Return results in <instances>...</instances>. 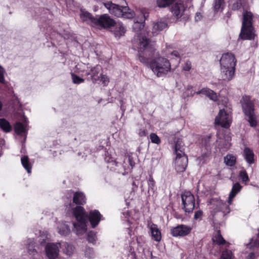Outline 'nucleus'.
<instances>
[{
  "instance_id": "obj_40",
  "label": "nucleus",
  "mask_w": 259,
  "mask_h": 259,
  "mask_svg": "<svg viewBox=\"0 0 259 259\" xmlns=\"http://www.w3.org/2000/svg\"><path fill=\"white\" fill-rule=\"evenodd\" d=\"M72 79L73 82L76 84H79L84 81V79L76 75L74 73H71Z\"/></svg>"
},
{
  "instance_id": "obj_23",
  "label": "nucleus",
  "mask_w": 259,
  "mask_h": 259,
  "mask_svg": "<svg viewBox=\"0 0 259 259\" xmlns=\"http://www.w3.org/2000/svg\"><path fill=\"white\" fill-rule=\"evenodd\" d=\"M114 26L113 32L116 37H120L125 34L126 29L121 23H115Z\"/></svg>"
},
{
  "instance_id": "obj_22",
  "label": "nucleus",
  "mask_w": 259,
  "mask_h": 259,
  "mask_svg": "<svg viewBox=\"0 0 259 259\" xmlns=\"http://www.w3.org/2000/svg\"><path fill=\"white\" fill-rule=\"evenodd\" d=\"M242 187L238 183H236L233 186L232 190L228 197V203L231 204L233 198L241 190Z\"/></svg>"
},
{
  "instance_id": "obj_36",
  "label": "nucleus",
  "mask_w": 259,
  "mask_h": 259,
  "mask_svg": "<svg viewBox=\"0 0 259 259\" xmlns=\"http://www.w3.org/2000/svg\"><path fill=\"white\" fill-rule=\"evenodd\" d=\"M65 248L64 251L68 255H70L73 251V247L72 245L67 244V243H63L61 246Z\"/></svg>"
},
{
  "instance_id": "obj_51",
  "label": "nucleus",
  "mask_w": 259,
  "mask_h": 259,
  "mask_svg": "<svg viewBox=\"0 0 259 259\" xmlns=\"http://www.w3.org/2000/svg\"><path fill=\"white\" fill-rule=\"evenodd\" d=\"M138 135L140 137H144L147 135V131L144 129H140L138 132Z\"/></svg>"
},
{
  "instance_id": "obj_42",
  "label": "nucleus",
  "mask_w": 259,
  "mask_h": 259,
  "mask_svg": "<svg viewBox=\"0 0 259 259\" xmlns=\"http://www.w3.org/2000/svg\"><path fill=\"white\" fill-rule=\"evenodd\" d=\"M169 57L171 59H177L178 60V62L179 61L180 59V54L177 51H174L172 52H171L169 54Z\"/></svg>"
},
{
  "instance_id": "obj_21",
  "label": "nucleus",
  "mask_w": 259,
  "mask_h": 259,
  "mask_svg": "<svg viewBox=\"0 0 259 259\" xmlns=\"http://www.w3.org/2000/svg\"><path fill=\"white\" fill-rule=\"evenodd\" d=\"M150 229L152 238L156 241H160L161 239V234L158 226L153 224L150 226Z\"/></svg>"
},
{
  "instance_id": "obj_47",
  "label": "nucleus",
  "mask_w": 259,
  "mask_h": 259,
  "mask_svg": "<svg viewBox=\"0 0 259 259\" xmlns=\"http://www.w3.org/2000/svg\"><path fill=\"white\" fill-rule=\"evenodd\" d=\"M100 78L101 81L105 85H107L108 83L109 80L107 76L105 75H101Z\"/></svg>"
},
{
  "instance_id": "obj_13",
  "label": "nucleus",
  "mask_w": 259,
  "mask_h": 259,
  "mask_svg": "<svg viewBox=\"0 0 259 259\" xmlns=\"http://www.w3.org/2000/svg\"><path fill=\"white\" fill-rule=\"evenodd\" d=\"M191 230L192 228L190 226L180 225L172 228L170 230V232L174 237H183L188 235Z\"/></svg>"
},
{
  "instance_id": "obj_20",
  "label": "nucleus",
  "mask_w": 259,
  "mask_h": 259,
  "mask_svg": "<svg viewBox=\"0 0 259 259\" xmlns=\"http://www.w3.org/2000/svg\"><path fill=\"white\" fill-rule=\"evenodd\" d=\"M202 94L206 96H207L209 98L213 101H215L217 99V94L212 90H209L207 88H203L201 90L197 92H194L193 93H191L190 95L193 96L194 94Z\"/></svg>"
},
{
  "instance_id": "obj_30",
  "label": "nucleus",
  "mask_w": 259,
  "mask_h": 259,
  "mask_svg": "<svg viewBox=\"0 0 259 259\" xmlns=\"http://www.w3.org/2000/svg\"><path fill=\"white\" fill-rule=\"evenodd\" d=\"M0 127L5 132H9L12 129L9 122L4 118L0 119Z\"/></svg>"
},
{
  "instance_id": "obj_39",
  "label": "nucleus",
  "mask_w": 259,
  "mask_h": 259,
  "mask_svg": "<svg viewBox=\"0 0 259 259\" xmlns=\"http://www.w3.org/2000/svg\"><path fill=\"white\" fill-rule=\"evenodd\" d=\"M213 240L214 242H216L219 244H223L225 243V240L219 233L217 234V235L213 239Z\"/></svg>"
},
{
  "instance_id": "obj_28",
  "label": "nucleus",
  "mask_w": 259,
  "mask_h": 259,
  "mask_svg": "<svg viewBox=\"0 0 259 259\" xmlns=\"http://www.w3.org/2000/svg\"><path fill=\"white\" fill-rule=\"evenodd\" d=\"M58 229V233L61 235H67L70 232L68 226L63 223H59Z\"/></svg>"
},
{
  "instance_id": "obj_1",
  "label": "nucleus",
  "mask_w": 259,
  "mask_h": 259,
  "mask_svg": "<svg viewBox=\"0 0 259 259\" xmlns=\"http://www.w3.org/2000/svg\"><path fill=\"white\" fill-rule=\"evenodd\" d=\"M138 37L137 44L139 60L143 63L149 64L150 68L157 77L167 74L171 69L169 61L158 56L147 37L142 36L141 34Z\"/></svg>"
},
{
  "instance_id": "obj_5",
  "label": "nucleus",
  "mask_w": 259,
  "mask_h": 259,
  "mask_svg": "<svg viewBox=\"0 0 259 259\" xmlns=\"http://www.w3.org/2000/svg\"><path fill=\"white\" fill-rule=\"evenodd\" d=\"M104 5L110 14L116 17L131 19L135 16L134 12L127 7H120L111 2L104 3Z\"/></svg>"
},
{
  "instance_id": "obj_56",
  "label": "nucleus",
  "mask_w": 259,
  "mask_h": 259,
  "mask_svg": "<svg viewBox=\"0 0 259 259\" xmlns=\"http://www.w3.org/2000/svg\"><path fill=\"white\" fill-rule=\"evenodd\" d=\"M2 108V103L1 102V101H0V111L1 110Z\"/></svg>"
},
{
  "instance_id": "obj_25",
  "label": "nucleus",
  "mask_w": 259,
  "mask_h": 259,
  "mask_svg": "<svg viewBox=\"0 0 259 259\" xmlns=\"http://www.w3.org/2000/svg\"><path fill=\"white\" fill-rule=\"evenodd\" d=\"M101 70V67L99 66H96L94 67H91L89 71L91 73L89 75H90L91 79L93 81H95L99 78L98 74Z\"/></svg>"
},
{
  "instance_id": "obj_17",
  "label": "nucleus",
  "mask_w": 259,
  "mask_h": 259,
  "mask_svg": "<svg viewBox=\"0 0 259 259\" xmlns=\"http://www.w3.org/2000/svg\"><path fill=\"white\" fill-rule=\"evenodd\" d=\"M185 7L181 1L175 3L171 7L172 13L178 18L182 16Z\"/></svg>"
},
{
  "instance_id": "obj_45",
  "label": "nucleus",
  "mask_w": 259,
  "mask_h": 259,
  "mask_svg": "<svg viewBox=\"0 0 259 259\" xmlns=\"http://www.w3.org/2000/svg\"><path fill=\"white\" fill-rule=\"evenodd\" d=\"M85 255L89 258H91L94 256V251L92 248H88L86 249Z\"/></svg>"
},
{
  "instance_id": "obj_3",
  "label": "nucleus",
  "mask_w": 259,
  "mask_h": 259,
  "mask_svg": "<svg viewBox=\"0 0 259 259\" xmlns=\"http://www.w3.org/2000/svg\"><path fill=\"white\" fill-rule=\"evenodd\" d=\"M73 213L76 219V222L73 223V230L78 235L83 234L87 230L88 214L84 208L80 206L75 207L73 209Z\"/></svg>"
},
{
  "instance_id": "obj_44",
  "label": "nucleus",
  "mask_w": 259,
  "mask_h": 259,
  "mask_svg": "<svg viewBox=\"0 0 259 259\" xmlns=\"http://www.w3.org/2000/svg\"><path fill=\"white\" fill-rule=\"evenodd\" d=\"M191 63L188 61H186L182 67V69L184 71H189L191 69Z\"/></svg>"
},
{
  "instance_id": "obj_37",
  "label": "nucleus",
  "mask_w": 259,
  "mask_h": 259,
  "mask_svg": "<svg viewBox=\"0 0 259 259\" xmlns=\"http://www.w3.org/2000/svg\"><path fill=\"white\" fill-rule=\"evenodd\" d=\"M150 139L152 143L159 145L161 143V140L159 137L155 133H151L150 135Z\"/></svg>"
},
{
  "instance_id": "obj_50",
  "label": "nucleus",
  "mask_w": 259,
  "mask_h": 259,
  "mask_svg": "<svg viewBox=\"0 0 259 259\" xmlns=\"http://www.w3.org/2000/svg\"><path fill=\"white\" fill-rule=\"evenodd\" d=\"M48 239V235L46 234L41 235L40 236L39 241H40V244L43 245L45 243V240Z\"/></svg>"
},
{
  "instance_id": "obj_41",
  "label": "nucleus",
  "mask_w": 259,
  "mask_h": 259,
  "mask_svg": "<svg viewBox=\"0 0 259 259\" xmlns=\"http://www.w3.org/2000/svg\"><path fill=\"white\" fill-rule=\"evenodd\" d=\"M232 252L229 250H226L223 252L220 259H231Z\"/></svg>"
},
{
  "instance_id": "obj_38",
  "label": "nucleus",
  "mask_w": 259,
  "mask_h": 259,
  "mask_svg": "<svg viewBox=\"0 0 259 259\" xmlns=\"http://www.w3.org/2000/svg\"><path fill=\"white\" fill-rule=\"evenodd\" d=\"M239 177L243 182H247L249 180L248 176L245 170H242L239 172Z\"/></svg>"
},
{
  "instance_id": "obj_8",
  "label": "nucleus",
  "mask_w": 259,
  "mask_h": 259,
  "mask_svg": "<svg viewBox=\"0 0 259 259\" xmlns=\"http://www.w3.org/2000/svg\"><path fill=\"white\" fill-rule=\"evenodd\" d=\"M115 24L114 20L111 18L107 14H103L95 18L93 27L100 29H106L113 26Z\"/></svg>"
},
{
  "instance_id": "obj_2",
  "label": "nucleus",
  "mask_w": 259,
  "mask_h": 259,
  "mask_svg": "<svg viewBox=\"0 0 259 259\" xmlns=\"http://www.w3.org/2000/svg\"><path fill=\"white\" fill-rule=\"evenodd\" d=\"M237 60L234 55L227 53L222 55L220 60V71L223 80L229 81L235 74Z\"/></svg>"
},
{
  "instance_id": "obj_14",
  "label": "nucleus",
  "mask_w": 259,
  "mask_h": 259,
  "mask_svg": "<svg viewBox=\"0 0 259 259\" xmlns=\"http://www.w3.org/2000/svg\"><path fill=\"white\" fill-rule=\"evenodd\" d=\"M60 243H48L45 247L46 254L49 259H56L59 254Z\"/></svg>"
},
{
  "instance_id": "obj_32",
  "label": "nucleus",
  "mask_w": 259,
  "mask_h": 259,
  "mask_svg": "<svg viewBox=\"0 0 259 259\" xmlns=\"http://www.w3.org/2000/svg\"><path fill=\"white\" fill-rule=\"evenodd\" d=\"M126 162L128 163L129 165H123V166L124 167V169L125 170H127L128 172V171H131L133 169V168L135 166V163L134 161L133 158L130 156H128L127 157H126L125 159H124V163H126Z\"/></svg>"
},
{
  "instance_id": "obj_4",
  "label": "nucleus",
  "mask_w": 259,
  "mask_h": 259,
  "mask_svg": "<svg viewBox=\"0 0 259 259\" xmlns=\"http://www.w3.org/2000/svg\"><path fill=\"white\" fill-rule=\"evenodd\" d=\"M243 21L240 37L242 39L252 40L255 36V31L252 26L253 15L250 12L246 11L243 14Z\"/></svg>"
},
{
  "instance_id": "obj_35",
  "label": "nucleus",
  "mask_w": 259,
  "mask_h": 259,
  "mask_svg": "<svg viewBox=\"0 0 259 259\" xmlns=\"http://www.w3.org/2000/svg\"><path fill=\"white\" fill-rule=\"evenodd\" d=\"M224 6V0H215L213 6L214 11L219 12L222 11Z\"/></svg>"
},
{
  "instance_id": "obj_54",
  "label": "nucleus",
  "mask_w": 259,
  "mask_h": 259,
  "mask_svg": "<svg viewBox=\"0 0 259 259\" xmlns=\"http://www.w3.org/2000/svg\"><path fill=\"white\" fill-rule=\"evenodd\" d=\"M254 254L253 252L250 253L246 257V259H254Z\"/></svg>"
},
{
  "instance_id": "obj_12",
  "label": "nucleus",
  "mask_w": 259,
  "mask_h": 259,
  "mask_svg": "<svg viewBox=\"0 0 259 259\" xmlns=\"http://www.w3.org/2000/svg\"><path fill=\"white\" fill-rule=\"evenodd\" d=\"M136 15L133 25V29L135 32L138 33L139 31H143L142 29L144 27V22L149 17V14L144 10H141L137 11Z\"/></svg>"
},
{
  "instance_id": "obj_6",
  "label": "nucleus",
  "mask_w": 259,
  "mask_h": 259,
  "mask_svg": "<svg viewBox=\"0 0 259 259\" xmlns=\"http://www.w3.org/2000/svg\"><path fill=\"white\" fill-rule=\"evenodd\" d=\"M175 151L176 154V157L174 162L176 170L178 172H182L185 170L188 159L183 151L181 149V143L178 142L175 146Z\"/></svg>"
},
{
  "instance_id": "obj_10",
  "label": "nucleus",
  "mask_w": 259,
  "mask_h": 259,
  "mask_svg": "<svg viewBox=\"0 0 259 259\" xmlns=\"http://www.w3.org/2000/svg\"><path fill=\"white\" fill-rule=\"evenodd\" d=\"M232 122V117L230 112L225 110L221 109L215 117V123L221 125L222 127L228 128Z\"/></svg>"
},
{
  "instance_id": "obj_16",
  "label": "nucleus",
  "mask_w": 259,
  "mask_h": 259,
  "mask_svg": "<svg viewBox=\"0 0 259 259\" xmlns=\"http://www.w3.org/2000/svg\"><path fill=\"white\" fill-rule=\"evenodd\" d=\"M91 66L83 63H78L75 67L74 72L82 75L88 76L91 72L89 71Z\"/></svg>"
},
{
  "instance_id": "obj_15",
  "label": "nucleus",
  "mask_w": 259,
  "mask_h": 259,
  "mask_svg": "<svg viewBox=\"0 0 259 259\" xmlns=\"http://www.w3.org/2000/svg\"><path fill=\"white\" fill-rule=\"evenodd\" d=\"M167 27V23L162 20L152 22V33L154 35L158 34L161 31Z\"/></svg>"
},
{
  "instance_id": "obj_24",
  "label": "nucleus",
  "mask_w": 259,
  "mask_h": 259,
  "mask_svg": "<svg viewBox=\"0 0 259 259\" xmlns=\"http://www.w3.org/2000/svg\"><path fill=\"white\" fill-rule=\"evenodd\" d=\"M243 156L246 162L249 164H252L254 162V154L252 150L248 148H245L243 151Z\"/></svg>"
},
{
  "instance_id": "obj_9",
  "label": "nucleus",
  "mask_w": 259,
  "mask_h": 259,
  "mask_svg": "<svg viewBox=\"0 0 259 259\" xmlns=\"http://www.w3.org/2000/svg\"><path fill=\"white\" fill-rule=\"evenodd\" d=\"M211 206L210 212L214 215L218 212H222L223 214H228L230 212L229 206L222 200L219 199H212L209 201Z\"/></svg>"
},
{
  "instance_id": "obj_55",
  "label": "nucleus",
  "mask_w": 259,
  "mask_h": 259,
  "mask_svg": "<svg viewBox=\"0 0 259 259\" xmlns=\"http://www.w3.org/2000/svg\"><path fill=\"white\" fill-rule=\"evenodd\" d=\"M254 246H255V245H251V244H248L247 245V247L249 248L250 249L254 248Z\"/></svg>"
},
{
  "instance_id": "obj_29",
  "label": "nucleus",
  "mask_w": 259,
  "mask_h": 259,
  "mask_svg": "<svg viewBox=\"0 0 259 259\" xmlns=\"http://www.w3.org/2000/svg\"><path fill=\"white\" fill-rule=\"evenodd\" d=\"M26 126L27 123L22 124L20 122H18L15 125V131L17 134L21 135L26 132L27 130Z\"/></svg>"
},
{
  "instance_id": "obj_34",
  "label": "nucleus",
  "mask_w": 259,
  "mask_h": 259,
  "mask_svg": "<svg viewBox=\"0 0 259 259\" xmlns=\"http://www.w3.org/2000/svg\"><path fill=\"white\" fill-rule=\"evenodd\" d=\"M175 0H156V4L159 8H166L170 5Z\"/></svg>"
},
{
  "instance_id": "obj_19",
  "label": "nucleus",
  "mask_w": 259,
  "mask_h": 259,
  "mask_svg": "<svg viewBox=\"0 0 259 259\" xmlns=\"http://www.w3.org/2000/svg\"><path fill=\"white\" fill-rule=\"evenodd\" d=\"M101 217V215L98 210H94L90 212L89 220L93 228L98 225L100 221Z\"/></svg>"
},
{
  "instance_id": "obj_33",
  "label": "nucleus",
  "mask_w": 259,
  "mask_h": 259,
  "mask_svg": "<svg viewBox=\"0 0 259 259\" xmlns=\"http://www.w3.org/2000/svg\"><path fill=\"white\" fill-rule=\"evenodd\" d=\"M21 163L24 168L27 171L28 173L31 172V166L29 163L27 156H24L21 158Z\"/></svg>"
},
{
  "instance_id": "obj_52",
  "label": "nucleus",
  "mask_w": 259,
  "mask_h": 259,
  "mask_svg": "<svg viewBox=\"0 0 259 259\" xmlns=\"http://www.w3.org/2000/svg\"><path fill=\"white\" fill-rule=\"evenodd\" d=\"M240 7V4H239L238 3H235L233 4V5L232 6V9H234V10H236V9H239V8Z\"/></svg>"
},
{
  "instance_id": "obj_49",
  "label": "nucleus",
  "mask_w": 259,
  "mask_h": 259,
  "mask_svg": "<svg viewBox=\"0 0 259 259\" xmlns=\"http://www.w3.org/2000/svg\"><path fill=\"white\" fill-rule=\"evenodd\" d=\"M148 186L152 189H153L155 187V181L152 177H150L148 181Z\"/></svg>"
},
{
  "instance_id": "obj_7",
  "label": "nucleus",
  "mask_w": 259,
  "mask_h": 259,
  "mask_svg": "<svg viewBox=\"0 0 259 259\" xmlns=\"http://www.w3.org/2000/svg\"><path fill=\"white\" fill-rule=\"evenodd\" d=\"M243 112L247 118V121L251 126L256 125V121L254 114L253 105L248 97H243L241 100Z\"/></svg>"
},
{
  "instance_id": "obj_48",
  "label": "nucleus",
  "mask_w": 259,
  "mask_h": 259,
  "mask_svg": "<svg viewBox=\"0 0 259 259\" xmlns=\"http://www.w3.org/2000/svg\"><path fill=\"white\" fill-rule=\"evenodd\" d=\"M4 72V69L0 66V82L1 83L5 82Z\"/></svg>"
},
{
  "instance_id": "obj_27",
  "label": "nucleus",
  "mask_w": 259,
  "mask_h": 259,
  "mask_svg": "<svg viewBox=\"0 0 259 259\" xmlns=\"http://www.w3.org/2000/svg\"><path fill=\"white\" fill-rule=\"evenodd\" d=\"M225 163L229 166L235 165L236 162V157L233 154H227L224 157Z\"/></svg>"
},
{
  "instance_id": "obj_31",
  "label": "nucleus",
  "mask_w": 259,
  "mask_h": 259,
  "mask_svg": "<svg viewBox=\"0 0 259 259\" xmlns=\"http://www.w3.org/2000/svg\"><path fill=\"white\" fill-rule=\"evenodd\" d=\"M25 245L29 254H33L35 252L34 245L32 239H28L26 240Z\"/></svg>"
},
{
  "instance_id": "obj_26",
  "label": "nucleus",
  "mask_w": 259,
  "mask_h": 259,
  "mask_svg": "<svg viewBox=\"0 0 259 259\" xmlns=\"http://www.w3.org/2000/svg\"><path fill=\"white\" fill-rule=\"evenodd\" d=\"M85 197L81 192H76L73 196V202L77 204H83L85 203Z\"/></svg>"
},
{
  "instance_id": "obj_18",
  "label": "nucleus",
  "mask_w": 259,
  "mask_h": 259,
  "mask_svg": "<svg viewBox=\"0 0 259 259\" xmlns=\"http://www.w3.org/2000/svg\"><path fill=\"white\" fill-rule=\"evenodd\" d=\"M80 18L82 21L86 22L92 26L95 20V18L93 17L91 13L83 9H80Z\"/></svg>"
},
{
  "instance_id": "obj_53",
  "label": "nucleus",
  "mask_w": 259,
  "mask_h": 259,
  "mask_svg": "<svg viewBox=\"0 0 259 259\" xmlns=\"http://www.w3.org/2000/svg\"><path fill=\"white\" fill-rule=\"evenodd\" d=\"M202 15L200 13H197L195 15V20L196 21H198L200 20Z\"/></svg>"
},
{
  "instance_id": "obj_11",
  "label": "nucleus",
  "mask_w": 259,
  "mask_h": 259,
  "mask_svg": "<svg viewBox=\"0 0 259 259\" xmlns=\"http://www.w3.org/2000/svg\"><path fill=\"white\" fill-rule=\"evenodd\" d=\"M183 208L186 212H190L195 207V198L189 191L184 192L181 195Z\"/></svg>"
},
{
  "instance_id": "obj_43",
  "label": "nucleus",
  "mask_w": 259,
  "mask_h": 259,
  "mask_svg": "<svg viewBox=\"0 0 259 259\" xmlns=\"http://www.w3.org/2000/svg\"><path fill=\"white\" fill-rule=\"evenodd\" d=\"M96 236L95 233L90 232L88 234V240L91 243H93L96 240Z\"/></svg>"
},
{
  "instance_id": "obj_46",
  "label": "nucleus",
  "mask_w": 259,
  "mask_h": 259,
  "mask_svg": "<svg viewBox=\"0 0 259 259\" xmlns=\"http://www.w3.org/2000/svg\"><path fill=\"white\" fill-rule=\"evenodd\" d=\"M202 215H203L202 211L199 210L196 211L195 212L194 218L195 220L201 219L202 217Z\"/></svg>"
}]
</instances>
